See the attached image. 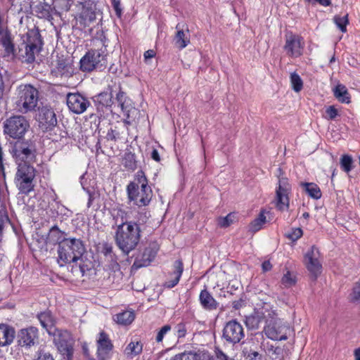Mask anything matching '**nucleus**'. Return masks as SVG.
Here are the masks:
<instances>
[{"instance_id":"f257e3e1","label":"nucleus","mask_w":360,"mask_h":360,"mask_svg":"<svg viewBox=\"0 0 360 360\" xmlns=\"http://www.w3.org/2000/svg\"><path fill=\"white\" fill-rule=\"evenodd\" d=\"M141 232L139 224L133 221H129L126 226L115 229V244L124 255L135 250L141 239Z\"/></svg>"},{"instance_id":"f03ea898","label":"nucleus","mask_w":360,"mask_h":360,"mask_svg":"<svg viewBox=\"0 0 360 360\" xmlns=\"http://www.w3.org/2000/svg\"><path fill=\"white\" fill-rule=\"evenodd\" d=\"M86 249L83 241L79 238H68L60 248H58V263L60 266L65 264L75 263L78 264L80 270L84 271L82 267V257Z\"/></svg>"},{"instance_id":"7ed1b4c3","label":"nucleus","mask_w":360,"mask_h":360,"mask_svg":"<svg viewBox=\"0 0 360 360\" xmlns=\"http://www.w3.org/2000/svg\"><path fill=\"white\" fill-rule=\"evenodd\" d=\"M136 181L130 182L127 186L128 200L138 207L146 206L152 199L153 191L142 170L137 172Z\"/></svg>"},{"instance_id":"20e7f679","label":"nucleus","mask_w":360,"mask_h":360,"mask_svg":"<svg viewBox=\"0 0 360 360\" xmlns=\"http://www.w3.org/2000/svg\"><path fill=\"white\" fill-rule=\"evenodd\" d=\"M39 100V91L31 84H21L16 89V110L22 114L35 110Z\"/></svg>"},{"instance_id":"39448f33","label":"nucleus","mask_w":360,"mask_h":360,"mask_svg":"<svg viewBox=\"0 0 360 360\" xmlns=\"http://www.w3.org/2000/svg\"><path fill=\"white\" fill-rule=\"evenodd\" d=\"M11 144L10 153L16 163H30L35 159L37 155L35 140L20 139Z\"/></svg>"},{"instance_id":"423d86ee","label":"nucleus","mask_w":360,"mask_h":360,"mask_svg":"<svg viewBox=\"0 0 360 360\" xmlns=\"http://www.w3.org/2000/svg\"><path fill=\"white\" fill-rule=\"evenodd\" d=\"M106 48L91 49L80 60V68L83 71L103 70L107 66Z\"/></svg>"},{"instance_id":"0eeeda50","label":"nucleus","mask_w":360,"mask_h":360,"mask_svg":"<svg viewBox=\"0 0 360 360\" xmlns=\"http://www.w3.org/2000/svg\"><path fill=\"white\" fill-rule=\"evenodd\" d=\"M160 250V245L155 240L146 241L138 248L134 255L133 267L140 269L146 267L155 260Z\"/></svg>"},{"instance_id":"6e6552de","label":"nucleus","mask_w":360,"mask_h":360,"mask_svg":"<svg viewBox=\"0 0 360 360\" xmlns=\"http://www.w3.org/2000/svg\"><path fill=\"white\" fill-rule=\"evenodd\" d=\"M50 335L53 337V342L64 359L72 360L74 352V340L71 333L67 330L57 328L56 331Z\"/></svg>"},{"instance_id":"1a4fd4ad","label":"nucleus","mask_w":360,"mask_h":360,"mask_svg":"<svg viewBox=\"0 0 360 360\" xmlns=\"http://www.w3.org/2000/svg\"><path fill=\"white\" fill-rule=\"evenodd\" d=\"M30 127V124L22 115H14L4 122V131L13 139H20L23 137Z\"/></svg>"},{"instance_id":"9d476101","label":"nucleus","mask_w":360,"mask_h":360,"mask_svg":"<svg viewBox=\"0 0 360 360\" xmlns=\"http://www.w3.org/2000/svg\"><path fill=\"white\" fill-rule=\"evenodd\" d=\"M291 192V185L285 177L278 179V186L276 189V206L280 211L289 208V194Z\"/></svg>"},{"instance_id":"9b49d317","label":"nucleus","mask_w":360,"mask_h":360,"mask_svg":"<svg viewBox=\"0 0 360 360\" xmlns=\"http://www.w3.org/2000/svg\"><path fill=\"white\" fill-rule=\"evenodd\" d=\"M42 40L38 32L32 31L27 34V43L25 44V53L22 56L25 62L32 63L35 60V55L41 49Z\"/></svg>"},{"instance_id":"f8f14e48","label":"nucleus","mask_w":360,"mask_h":360,"mask_svg":"<svg viewBox=\"0 0 360 360\" xmlns=\"http://www.w3.org/2000/svg\"><path fill=\"white\" fill-rule=\"evenodd\" d=\"M319 249L313 245L304 257L306 267L313 280H316L321 273L322 265L319 261Z\"/></svg>"},{"instance_id":"ddd939ff","label":"nucleus","mask_w":360,"mask_h":360,"mask_svg":"<svg viewBox=\"0 0 360 360\" xmlns=\"http://www.w3.org/2000/svg\"><path fill=\"white\" fill-rule=\"evenodd\" d=\"M245 336L243 326L236 320L226 323L223 329V338L229 343H238Z\"/></svg>"},{"instance_id":"4468645a","label":"nucleus","mask_w":360,"mask_h":360,"mask_svg":"<svg viewBox=\"0 0 360 360\" xmlns=\"http://www.w3.org/2000/svg\"><path fill=\"white\" fill-rule=\"evenodd\" d=\"M96 9V3L94 0H86L82 4V10L76 18L79 26L86 28L95 22Z\"/></svg>"},{"instance_id":"2eb2a0df","label":"nucleus","mask_w":360,"mask_h":360,"mask_svg":"<svg viewBox=\"0 0 360 360\" xmlns=\"http://www.w3.org/2000/svg\"><path fill=\"white\" fill-rule=\"evenodd\" d=\"M66 102L69 110L77 115L84 112L90 106L88 98L78 92L68 94Z\"/></svg>"},{"instance_id":"dca6fc26","label":"nucleus","mask_w":360,"mask_h":360,"mask_svg":"<svg viewBox=\"0 0 360 360\" xmlns=\"http://www.w3.org/2000/svg\"><path fill=\"white\" fill-rule=\"evenodd\" d=\"M96 343V354L98 360H110L112 356L113 345L108 335L104 331L99 333Z\"/></svg>"},{"instance_id":"f3484780","label":"nucleus","mask_w":360,"mask_h":360,"mask_svg":"<svg viewBox=\"0 0 360 360\" xmlns=\"http://www.w3.org/2000/svg\"><path fill=\"white\" fill-rule=\"evenodd\" d=\"M39 338V331L36 327L30 326L20 329L17 334L18 345L20 347L30 348L34 346Z\"/></svg>"},{"instance_id":"a211bd4d","label":"nucleus","mask_w":360,"mask_h":360,"mask_svg":"<svg viewBox=\"0 0 360 360\" xmlns=\"http://www.w3.org/2000/svg\"><path fill=\"white\" fill-rule=\"evenodd\" d=\"M39 127L43 131L53 130L57 125L56 115L52 109L42 108L39 114Z\"/></svg>"},{"instance_id":"6ab92c4d","label":"nucleus","mask_w":360,"mask_h":360,"mask_svg":"<svg viewBox=\"0 0 360 360\" xmlns=\"http://www.w3.org/2000/svg\"><path fill=\"white\" fill-rule=\"evenodd\" d=\"M301 41L302 37L298 35L286 36L284 50L288 56L297 58L302 54L303 46L301 44Z\"/></svg>"},{"instance_id":"aec40b11","label":"nucleus","mask_w":360,"mask_h":360,"mask_svg":"<svg viewBox=\"0 0 360 360\" xmlns=\"http://www.w3.org/2000/svg\"><path fill=\"white\" fill-rule=\"evenodd\" d=\"M114 224L112 229H117L122 226H126L129 223L128 212L124 209L123 205H119L113 207L110 212Z\"/></svg>"},{"instance_id":"412c9836","label":"nucleus","mask_w":360,"mask_h":360,"mask_svg":"<svg viewBox=\"0 0 360 360\" xmlns=\"http://www.w3.org/2000/svg\"><path fill=\"white\" fill-rule=\"evenodd\" d=\"M66 233L60 231L57 225L52 226L49 232L46 239V245H58V248H60L62 243H63L68 238H65Z\"/></svg>"},{"instance_id":"4be33fe9","label":"nucleus","mask_w":360,"mask_h":360,"mask_svg":"<svg viewBox=\"0 0 360 360\" xmlns=\"http://www.w3.org/2000/svg\"><path fill=\"white\" fill-rule=\"evenodd\" d=\"M199 302L202 307L207 311L215 310L219 307V303L207 290L206 287L200 292Z\"/></svg>"},{"instance_id":"5701e85b","label":"nucleus","mask_w":360,"mask_h":360,"mask_svg":"<svg viewBox=\"0 0 360 360\" xmlns=\"http://www.w3.org/2000/svg\"><path fill=\"white\" fill-rule=\"evenodd\" d=\"M37 318L41 326L46 330L49 335L53 334L56 331V321L51 311L41 312L37 315Z\"/></svg>"},{"instance_id":"b1692460","label":"nucleus","mask_w":360,"mask_h":360,"mask_svg":"<svg viewBox=\"0 0 360 360\" xmlns=\"http://www.w3.org/2000/svg\"><path fill=\"white\" fill-rule=\"evenodd\" d=\"M120 89H121L120 87ZM115 100L118 106L121 108L122 112L127 118H129V113L131 110H134L132 107L131 99L126 95V94L120 89L119 92L116 94Z\"/></svg>"},{"instance_id":"393cba45","label":"nucleus","mask_w":360,"mask_h":360,"mask_svg":"<svg viewBox=\"0 0 360 360\" xmlns=\"http://www.w3.org/2000/svg\"><path fill=\"white\" fill-rule=\"evenodd\" d=\"M173 266L174 271L170 274L171 278L165 284L168 288H172L178 284L184 271V264L181 259L176 260Z\"/></svg>"},{"instance_id":"a878e982","label":"nucleus","mask_w":360,"mask_h":360,"mask_svg":"<svg viewBox=\"0 0 360 360\" xmlns=\"http://www.w3.org/2000/svg\"><path fill=\"white\" fill-rule=\"evenodd\" d=\"M15 336V331L13 327L5 324L0 325V347L11 345Z\"/></svg>"},{"instance_id":"bb28decb","label":"nucleus","mask_w":360,"mask_h":360,"mask_svg":"<svg viewBox=\"0 0 360 360\" xmlns=\"http://www.w3.org/2000/svg\"><path fill=\"white\" fill-rule=\"evenodd\" d=\"M94 101L98 110L110 108L113 104L112 92H101L94 97Z\"/></svg>"},{"instance_id":"cd10ccee","label":"nucleus","mask_w":360,"mask_h":360,"mask_svg":"<svg viewBox=\"0 0 360 360\" xmlns=\"http://www.w3.org/2000/svg\"><path fill=\"white\" fill-rule=\"evenodd\" d=\"M176 29L177 32L174 38V44L177 48L183 49L190 43L188 30L185 32L179 23L176 25Z\"/></svg>"},{"instance_id":"c85d7f7f","label":"nucleus","mask_w":360,"mask_h":360,"mask_svg":"<svg viewBox=\"0 0 360 360\" xmlns=\"http://www.w3.org/2000/svg\"><path fill=\"white\" fill-rule=\"evenodd\" d=\"M34 178H15V183L20 193L28 194L34 190V184L33 183Z\"/></svg>"},{"instance_id":"c756f323","label":"nucleus","mask_w":360,"mask_h":360,"mask_svg":"<svg viewBox=\"0 0 360 360\" xmlns=\"http://www.w3.org/2000/svg\"><path fill=\"white\" fill-rule=\"evenodd\" d=\"M16 164L18 165V169L15 178L35 177V169L30 163L22 162Z\"/></svg>"},{"instance_id":"7c9ffc66","label":"nucleus","mask_w":360,"mask_h":360,"mask_svg":"<svg viewBox=\"0 0 360 360\" xmlns=\"http://www.w3.org/2000/svg\"><path fill=\"white\" fill-rule=\"evenodd\" d=\"M264 331L267 338L273 340H285L287 339V335L283 334L280 327H277L276 325L266 326L264 327Z\"/></svg>"},{"instance_id":"2f4dec72","label":"nucleus","mask_w":360,"mask_h":360,"mask_svg":"<svg viewBox=\"0 0 360 360\" xmlns=\"http://www.w3.org/2000/svg\"><path fill=\"white\" fill-rule=\"evenodd\" d=\"M98 248L100 252L104 255L105 259L108 262L117 265V257L115 252H113V247L112 244L108 242H103L100 244Z\"/></svg>"},{"instance_id":"473e14b6","label":"nucleus","mask_w":360,"mask_h":360,"mask_svg":"<svg viewBox=\"0 0 360 360\" xmlns=\"http://www.w3.org/2000/svg\"><path fill=\"white\" fill-rule=\"evenodd\" d=\"M54 72L57 76L69 77L71 75V65L66 59L60 58L57 60Z\"/></svg>"},{"instance_id":"72a5a7b5","label":"nucleus","mask_w":360,"mask_h":360,"mask_svg":"<svg viewBox=\"0 0 360 360\" xmlns=\"http://www.w3.org/2000/svg\"><path fill=\"white\" fill-rule=\"evenodd\" d=\"M192 324L193 322L191 321L182 320L174 326V335L179 339L186 337L188 333L193 332Z\"/></svg>"},{"instance_id":"f704fd0d","label":"nucleus","mask_w":360,"mask_h":360,"mask_svg":"<svg viewBox=\"0 0 360 360\" xmlns=\"http://www.w3.org/2000/svg\"><path fill=\"white\" fill-rule=\"evenodd\" d=\"M300 186L304 192L311 198L319 200L322 196V193L319 186L314 183L302 182Z\"/></svg>"},{"instance_id":"c9c22d12","label":"nucleus","mask_w":360,"mask_h":360,"mask_svg":"<svg viewBox=\"0 0 360 360\" xmlns=\"http://www.w3.org/2000/svg\"><path fill=\"white\" fill-rule=\"evenodd\" d=\"M264 316L262 313L255 311L245 317V323L248 328L250 330L258 329Z\"/></svg>"},{"instance_id":"e433bc0d","label":"nucleus","mask_w":360,"mask_h":360,"mask_svg":"<svg viewBox=\"0 0 360 360\" xmlns=\"http://www.w3.org/2000/svg\"><path fill=\"white\" fill-rule=\"evenodd\" d=\"M335 97L341 103H349L350 96L347 89L343 84H338L333 90Z\"/></svg>"},{"instance_id":"4c0bfd02","label":"nucleus","mask_w":360,"mask_h":360,"mask_svg":"<svg viewBox=\"0 0 360 360\" xmlns=\"http://www.w3.org/2000/svg\"><path fill=\"white\" fill-rule=\"evenodd\" d=\"M135 315L131 311H124L115 315L114 321L118 324L127 326L131 324L134 320Z\"/></svg>"},{"instance_id":"58836bf2","label":"nucleus","mask_w":360,"mask_h":360,"mask_svg":"<svg viewBox=\"0 0 360 360\" xmlns=\"http://www.w3.org/2000/svg\"><path fill=\"white\" fill-rule=\"evenodd\" d=\"M143 349V345L139 342H131L125 348L124 353L131 358L139 354Z\"/></svg>"},{"instance_id":"ea45409f","label":"nucleus","mask_w":360,"mask_h":360,"mask_svg":"<svg viewBox=\"0 0 360 360\" xmlns=\"http://www.w3.org/2000/svg\"><path fill=\"white\" fill-rule=\"evenodd\" d=\"M0 44L4 48V51L8 56L14 54V45L8 34L6 33L4 35L2 34L0 37Z\"/></svg>"},{"instance_id":"a19ab883","label":"nucleus","mask_w":360,"mask_h":360,"mask_svg":"<svg viewBox=\"0 0 360 360\" xmlns=\"http://www.w3.org/2000/svg\"><path fill=\"white\" fill-rule=\"evenodd\" d=\"M266 216L263 212H261L258 217L255 219L250 224V231L252 232H257L262 228V226L266 223Z\"/></svg>"},{"instance_id":"79ce46f5","label":"nucleus","mask_w":360,"mask_h":360,"mask_svg":"<svg viewBox=\"0 0 360 360\" xmlns=\"http://www.w3.org/2000/svg\"><path fill=\"white\" fill-rule=\"evenodd\" d=\"M122 163L127 169L134 170L136 168L135 154L131 152L125 153Z\"/></svg>"},{"instance_id":"37998d69","label":"nucleus","mask_w":360,"mask_h":360,"mask_svg":"<svg viewBox=\"0 0 360 360\" xmlns=\"http://www.w3.org/2000/svg\"><path fill=\"white\" fill-rule=\"evenodd\" d=\"M290 79L292 89L295 92H300L303 88V82L300 76L296 72H292L290 74Z\"/></svg>"},{"instance_id":"c03bdc74","label":"nucleus","mask_w":360,"mask_h":360,"mask_svg":"<svg viewBox=\"0 0 360 360\" xmlns=\"http://www.w3.org/2000/svg\"><path fill=\"white\" fill-rule=\"evenodd\" d=\"M333 20L336 26L342 32H347V25L349 23L348 14H346L344 16L335 15Z\"/></svg>"},{"instance_id":"a18cd8bd","label":"nucleus","mask_w":360,"mask_h":360,"mask_svg":"<svg viewBox=\"0 0 360 360\" xmlns=\"http://www.w3.org/2000/svg\"><path fill=\"white\" fill-rule=\"evenodd\" d=\"M303 235V231L300 228H292L285 233V236L291 240L295 242Z\"/></svg>"},{"instance_id":"49530a36","label":"nucleus","mask_w":360,"mask_h":360,"mask_svg":"<svg viewBox=\"0 0 360 360\" xmlns=\"http://www.w3.org/2000/svg\"><path fill=\"white\" fill-rule=\"evenodd\" d=\"M281 283L285 288H290L296 283L295 276L290 271H288L281 278Z\"/></svg>"},{"instance_id":"de8ad7c7","label":"nucleus","mask_w":360,"mask_h":360,"mask_svg":"<svg viewBox=\"0 0 360 360\" xmlns=\"http://www.w3.org/2000/svg\"><path fill=\"white\" fill-rule=\"evenodd\" d=\"M35 11L41 15V17H47L50 15L51 6L49 4H39L34 7Z\"/></svg>"},{"instance_id":"09e8293b","label":"nucleus","mask_w":360,"mask_h":360,"mask_svg":"<svg viewBox=\"0 0 360 360\" xmlns=\"http://www.w3.org/2000/svg\"><path fill=\"white\" fill-rule=\"evenodd\" d=\"M120 129L117 126L111 127L106 134L108 141H117L120 139Z\"/></svg>"},{"instance_id":"8fccbe9b","label":"nucleus","mask_w":360,"mask_h":360,"mask_svg":"<svg viewBox=\"0 0 360 360\" xmlns=\"http://www.w3.org/2000/svg\"><path fill=\"white\" fill-rule=\"evenodd\" d=\"M36 360H54L52 354L45 348H39L35 354Z\"/></svg>"},{"instance_id":"3c124183","label":"nucleus","mask_w":360,"mask_h":360,"mask_svg":"<svg viewBox=\"0 0 360 360\" xmlns=\"http://www.w3.org/2000/svg\"><path fill=\"white\" fill-rule=\"evenodd\" d=\"M352 158L348 155H343L340 159V165L342 169L349 172L352 170Z\"/></svg>"},{"instance_id":"603ef678","label":"nucleus","mask_w":360,"mask_h":360,"mask_svg":"<svg viewBox=\"0 0 360 360\" xmlns=\"http://www.w3.org/2000/svg\"><path fill=\"white\" fill-rule=\"evenodd\" d=\"M170 360H199V356L195 353L184 352L175 355Z\"/></svg>"},{"instance_id":"864d4df0","label":"nucleus","mask_w":360,"mask_h":360,"mask_svg":"<svg viewBox=\"0 0 360 360\" xmlns=\"http://www.w3.org/2000/svg\"><path fill=\"white\" fill-rule=\"evenodd\" d=\"M234 221V214L229 213L224 217H219L218 219V224L221 228H226L233 224Z\"/></svg>"},{"instance_id":"5fc2aeb1","label":"nucleus","mask_w":360,"mask_h":360,"mask_svg":"<svg viewBox=\"0 0 360 360\" xmlns=\"http://www.w3.org/2000/svg\"><path fill=\"white\" fill-rule=\"evenodd\" d=\"M8 215L4 211H0V242L2 239V232L4 226L9 223Z\"/></svg>"},{"instance_id":"6e6d98bb","label":"nucleus","mask_w":360,"mask_h":360,"mask_svg":"<svg viewBox=\"0 0 360 360\" xmlns=\"http://www.w3.org/2000/svg\"><path fill=\"white\" fill-rule=\"evenodd\" d=\"M171 326L168 324L167 325H165L164 326H162L160 330H159V332L157 334V336H156V341L158 342H160L162 341L165 335L169 332L171 330Z\"/></svg>"},{"instance_id":"4d7b16f0","label":"nucleus","mask_w":360,"mask_h":360,"mask_svg":"<svg viewBox=\"0 0 360 360\" xmlns=\"http://www.w3.org/2000/svg\"><path fill=\"white\" fill-rule=\"evenodd\" d=\"M351 299L353 302L360 300V283H356L352 290V293L351 294Z\"/></svg>"},{"instance_id":"13d9d810","label":"nucleus","mask_w":360,"mask_h":360,"mask_svg":"<svg viewBox=\"0 0 360 360\" xmlns=\"http://www.w3.org/2000/svg\"><path fill=\"white\" fill-rule=\"evenodd\" d=\"M326 113L328 120H334L338 115V111L333 105L327 108Z\"/></svg>"},{"instance_id":"bf43d9fd","label":"nucleus","mask_w":360,"mask_h":360,"mask_svg":"<svg viewBox=\"0 0 360 360\" xmlns=\"http://www.w3.org/2000/svg\"><path fill=\"white\" fill-rule=\"evenodd\" d=\"M112 6L115 11L116 15L120 17L122 13L120 0H112Z\"/></svg>"},{"instance_id":"052dcab7","label":"nucleus","mask_w":360,"mask_h":360,"mask_svg":"<svg viewBox=\"0 0 360 360\" xmlns=\"http://www.w3.org/2000/svg\"><path fill=\"white\" fill-rule=\"evenodd\" d=\"M246 360H262V356L257 352L253 351V352H250L248 354V356L246 357Z\"/></svg>"},{"instance_id":"680f3d73","label":"nucleus","mask_w":360,"mask_h":360,"mask_svg":"<svg viewBox=\"0 0 360 360\" xmlns=\"http://www.w3.org/2000/svg\"><path fill=\"white\" fill-rule=\"evenodd\" d=\"M5 91V85L4 82V78L1 74L0 73V100L3 98L4 94Z\"/></svg>"},{"instance_id":"e2e57ef3","label":"nucleus","mask_w":360,"mask_h":360,"mask_svg":"<svg viewBox=\"0 0 360 360\" xmlns=\"http://www.w3.org/2000/svg\"><path fill=\"white\" fill-rule=\"evenodd\" d=\"M155 56V51L151 49L146 51L143 54L144 59H145L146 62H147V60L148 59L153 58Z\"/></svg>"},{"instance_id":"0e129e2a","label":"nucleus","mask_w":360,"mask_h":360,"mask_svg":"<svg viewBox=\"0 0 360 360\" xmlns=\"http://www.w3.org/2000/svg\"><path fill=\"white\" fill-rule=\"evenodd\" d=\"M262 270L264 271H270L272 268V265L269 261H264L262 264Z\"/></svg>"},{"instance_id":"69168bd1","label":"nucleus","mask_w":360,"mask_h":360,"mask_svg":"<svg viewBox=\"0 0 360 360\" xmlns=\"http://www.w3.org/2000/svg\"><path fill=\"white\" fill-rule=\"evenodd\" d=\"M151 158L156 162H160V157L157 149H153L151 153Z\"/></svg>"},{"instance_id":"338daca9","label":"nucleus","mask_w":360,"mask_h":360,"mask_svg":"<svg viewBox=\"0 0 360 360\" xmlns=\"http://www.w3.org/2000/svg\"><path fill=\"white\" fill-rule=\"evenodd\" d=\"M242 306H243V300H235L232 302V307L235 309H239L242 307Z\"/></svg>"},{"instance_id":"774afa93","label":"nucleus","mask_w":360,"mask_h":360,"mask_svg":"<svg viewBox=\"0 0 360 360\" xmlns=\"http://www.w3.org/2000/svg\"><path fill=\"white\" fill-rule=\"evenodd\" d=\"M354 355L355 360H360V347L354 350Z\"/></svg>"}]
</instances>
